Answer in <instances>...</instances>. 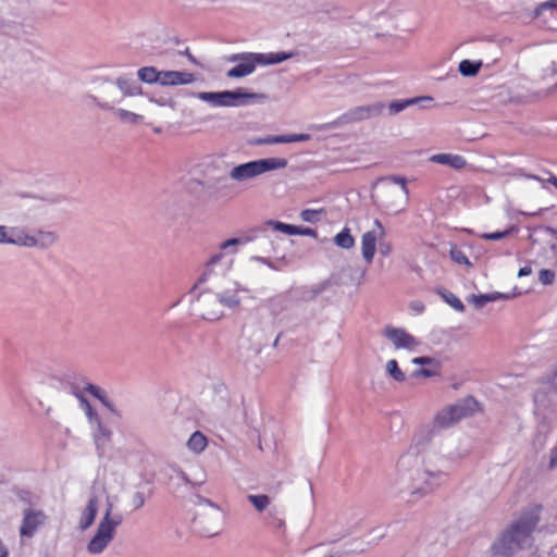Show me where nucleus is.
<instances>
[{
  "instance_id": "nucleus-1",
  "label": "nucleus",
  "mask_w": 557,
  "mask_h": 557,
  "mask_svg": "<svg viewBox=\"0 0 557 557\" xmlns=\"http://www.w3.org/2000/svg\"><path fill=\"white\" fill-rule=\"evenodd\" d=\"M541 509V506L535 505L522 513L520 519L494 543L492 546L493 554L509 557L525 545H530L531 534L539 523Z\"/></svg>"
},
{
  "instance_id": "nucleus-2",
  "label": "nucleus",
  "mask_w": 557,
  "mask_h": 557,
  "mask_svg": "<svg viewBox=\"0 0 557 557\" xmlns=\"http://www.w3.org/2000/svg\"><path fill=\"white\" fill-rule=\"evenodd\" d=\"M292 57L290 53L271 52V53H245L236 55L233 60H240L238 64L227 71V77L239 78L251 74L257 64L269 65L281 63Z\"/></svg>"
},
{
  "instance_id": "nucleus-3",
  "label": "nucleus",
  "mask_w": 557,
  "mask_h": 557,
  "mask_svg": "<svg viewBox=\"0 0 557 557\" xmlns=\"http://www.w3.org/2000/svg\"><path fill=\"white\" fill-rule=\"evenodd\" d=\"M286 165L287 161L283 158L260 159L234 166L230 176L234 181L243 182L273 170L284 169Z\"/></svg>"
},
{
  "instance_id": "nucleus-4",
  "label": "nucleus",
  "mask_w": 557,
  "mask_h": 557,
  "mask_svg": "<svg viewBox=\"0 0 557 557\" xmlns=\"http://www.w3.org/2000/svg\"><path fill=\"white\" fill-rule=\"evenodd\" d=\"M479 410V403L473 397H467L461 401L438 411L434 418V424L441 429L449 428L462 418H466Z\"/></svg>"
},
{
  "instance_id": "nucleus-5",
  "label": "nucleus",
  "mask_w": 557,
  "mask_h": 557,
  "mask_svg": "<svg viewBox=\"0 0 557 557\" xmlns=\"http://www.w3.org/2000/svg\"><path fill=\"white\" fill-rule=\"evenodd\" d=\"M120 524V520L113 521L110 519V509L107 511L104 518L100 522L96 534L88 544V550L91 554L101 553L114 536L115 528Z\"/></svg>"
},
{
  "instance_id": "nucleus-6",
  "label": "nucleus",
  "mask_w": 557,
  "mask_h": 557,
  "mask_svg": "<svg viewBox=\"0 0 557 557\" xmlns=\"http://www.w3.org/2000/svg\"><path fill=\"white\" fill-rule=\"evenodd\" d=\"M54 242V235L52 233H44L39 232L37 237L29 236L24 232H13L10 236H8L5 226L0 225V244L9 243L20 246H46Z\"/></svg>"
},
{
  "instance_id": "nucleus-7",
  "label": "nucleus",
  "mask_w": 557,
  "mask_h": 557,
  "mask_svg": "<svg viewBox=\"0 0 557 557\" xmlns=\"http://www.w3.org/2000/svg\"><path fill=\"white\" fill-rule=\"evenodd\" d=\"M374 228L366 232L361 237V253L367 263L373 261L376 243L385 237L386 231L380 220L374 221Z\"/></svg>"
},
{
  "instance_id": "nucleus-8",
  "label": "nucleus",
  "mask_w": 557,
  "mask_h": 557,
  "mask_svg": "<svg viewBox=\"0 0 557 557\" xmlns=\"http://www.w3.org/2000/svg\"><path fill=\"white\" fill-rule=\"evenodd\" d=\"M383 334L395 345L396 348L414 350L420 344L416 337H413L404 329L386 326Z\"/></svg>"
},
{
  "instance_id": "nucleus-9",
  "label": "nucleus",
  "mask_w": 557,
  "mask_h": 557,
  "mask_svg": "<svg viewBox=\"0 0 557 557\" xmlns=\"http://www.w3.org/2000/svg\"><path fill=\"white\" fill-rule=\"evenodd\" d=\"M46 516L40 510H26L21 525V535L33 536L37 528L44 524Z\"/></svg>"
},
{
  "instance_id": "nucleus-10",
  "label": "nucleus",
  "mask_w": 557,
  "mask_h": 557,
  "mask_svg": "<svg viewBox=\"0 0 557 557\" xmlns=\"http://www.w3.org/2000/svg\"><path fill=\"white\" fill-rule=\"evenodd\" d=\"M195 81L193 73L178 72V71H161V85H186Z\"/></svg>"
},
{
  "instance_id": "nucleus-11",
  "label": "nucleus",
  "mask_w": 557,
  "mask_h": 557,
  "mask_svg": "<svg viewBox=\"0 0 557 557\" xmlns=\"http://www.w3.org/2000/svg\"><path fill=\"white\" fill-rule=\"evenodd\" d=\"M308 139H309V135H307V134H292V135H281V136H268L264 138L257 139L255 143L258 145H271V144H286V143L305 141Z\"/></svg>"
},
{
  "instance_id": "nucleus-12",
  "label": "nucleus",
  "mask_w": 557,
  "mask_h": 557,
  "mask_svg": "<svg viewBox=\"0 0 557 557\" xmlns=\"http://www.w3.org/2000/svg\"><path fill=\"white\" fill-rule=\"evenodd\" d=\"M216 97H219L221 99L220 104L236 106L239 103L240 100L251 99L255 97V95L245 92L242 89H237L234 91H224V92L218 94Z\"/></svg>"
},
{
  "instance_id": "nucleus-13",
  "label": "nucleus",
  "mask_w": 557,
  "mask_h": 557,
  "mask_svg": "<svg viewBox=\"0 0 557 557\" xmlns=\"http://www.w3.org/2000/svg\"><path fill=\"white\" fill-rule=\"evenodd\" d=\"M431 160L441 164L449 165L456 170L463 169L467 164V161L462 156L451 153L435 154Z\"/></svg>"
},
{
  "instance_id": "nucleus-14",
  "label": "nucleus",
  "mask_w": 557,
  "mask_h": 557,
  "mask_svg": "<svg viewBox=\"0 0 557 557\" xmlns=\"http://www.w3.org/2000/svg\"><path fill=\"white\" fill-rule=\"evenodd\" d=\"M97 510H98V498H97V496H92L89 499V502L81 517L79 524L83 530L89 528L94 523L96 515H97Z\"/></svg>"
},
{
  "instance_id": "nucleus-15",
  "label": "nucleus",
  "mask_w": 557,
  "mask_h": 557,
  "mask_svg": "<svg viewBox=\"0 0 557 557\" xmlns=\"http://www.w3.org/2000/svg\"><path fill=\"white\" fill-rule=\"evenodd\" d=\"M377 112L374 106L357 107L344 115L348 122H359L369 119L372 114Z\"/></svg>"
},
{
  "instance_id": "nucleus-16",
  "label": "nucleus",
  "mask_w": 557,
  "mask_h": 557,
  "mask_svg": "<svg viewBox=\"0 0 557 557\" xmlns=\"http://www.w3.org/2000/svg\"><path fill=\"white\" fill-rule=\"evenodd\" d=\"M208 446V440L200 431L194 432L187 441V447L195 454L202 453Z\"/></svg>"
},
{
  "instance_id": "nucleus-17",
  "label": "nucleus",
  "mask_w": 557,
  "mask_h": 557,
  "mask_svg": "<svg viewBox=\"0 0 557 557\" xmlns=\"http://www.w3.org/2000/svg\"><path fill=\"white\" fill-rule=\"evenodd\" d=\"M84 389L86 392H88L89 394H91L97 399H99L100 403L106 408H108L110 411L115 412V409H114L112 403L107 398L104 392L100 387H98V386H96V385H94L91 383H88V384L85 385Z\"/></svg>"
},
{
  "instance_id": "nucleus-18",
  "label": "nucleus",
  "mask_w": 557,
  "mask_h": 557,
  "mask_svg": "<svg viewBox=\"0 0 557 557\" xmlns=\"http://www.w3.org/2000/svg\"><path fill=\"white\" fill-rule=\"evenodd\" d=\"M84 389L86 392H88L89 394H91L97 399H99L100 403L106 408H108L110 411L115 412V409H114L112 403L107 398L104 392L100 387H98V386H96V385H94L91 383H88V384L85 385Z\"/></svg>"
},
{
  "instance_id": "nucleus-19",
  "label": "nucleus",
  "mask_w": 557,
  "mask_h": 557,
  "mask_svg": "<svg viewBox=\"0 0 557 557\" xmlns=\"http://www.w3.org/2000/svg\"><path fill=\"white\" fill-rule=\"evenodd\" d=\"M334 243L341 248L350 249L355 246V238L350 234L349 228L345 227L338 234H336L334 237Z\"/></svg>"
},
{
  "instance_id": "nucleus-20",
  "label": "nucleus",
  "mask_w": 557,
  "mask_h": 557,
  "mask_svg": "<svg viewBox=\"0 0 557 557\" xmlns=\"http://www.w3.org/2000/svg\"><path fill=\"white\" fill-rule=\"evenodd\" d=\"M138 77L143 82L148 83V84L160 83V81H161V72L157 71L152 66H146V67H141L138 71Z\"/></svg>"
},
{
  "instance_id": "nucleus-21",
  "label": "nucleus",
  "mask_w": 557,
  "mask_h": 557,
  "mask_svg": "<svg viewBox=\"0 0 557 557\" xmlns=\"http://www.w3.org/2000/svg\"><path fill=\"white\" fill-rule=\"evenodd\" d=\"M437 294L443 298L444 301H446L455 310L459 312L465 311L463 302L455 294L445 289H438Z\"/></svg>"
},
{
  "instance_id": "nucleus-22",
  "label": "nucleus",
  "mask_w": 557,
  "mask_h": 557,
  "mask_svg": "<svg viewBox=\"0 0 557 557\" xmlns=\"http://www.w3.org/2000/svg\"><path fill=\"white\" fill-rule=\"evenodd\" d=\"M482 63L481 62H472L470 60H462L459 63V72L463 76H474L478 74V72L481 69Z\"/></svg>"
},
{
  "instance_id": "nucleus-23",
  "label": "nucleus",
  "mask_w": 557,
  "mask_h": 557,
  "mask_svg": "<svg viewBox=\"0 0 557 557\" xmlns=\"http://www.w3.org/2000/svg\"><path fill=\"white\" fill-rule=\"evenodd\" d=\"M248 500L252 504V506L258 511L264 510L269 506V504H270L269 496L264 495V494H261V495H248Z\"/></svg>"
},
{
  "instance_id": "nucleus-24",
  "label": "nucleus",
  "mask_w": 557,
  "mask_h": 557,
  "mask_svg": "<svg viewBox=\"0 0 557 557\" xmlns=\"http://www.w3.org/2000/svg\"><path fill=\"white\" fill-rule=\"evenodd\" d=\"M116 114L120 117V120L131 123V124H136L138 122H141L144 119L141 115H138L134 112H131V111H127L124 109H119Z\"/></svg>"
},
{
  "instance_id": "nucleus-25",
  "label": "nucleus",
  "mask_w": 557,
  "mask_h": 557,
  "mask_svg": "<svg viewBox=\"0 0 557 557\" xmlns=\"http://www.w3.org/2000/svg\"><path fill=\"white\" fill-rule=\"evenodd\" d=\"M386 369L388 373L398 382L405 381V374L398 368V363L395 359L388 360L386 363Z\"/></svg>"
},
{
  "instance_id": "nucleus-26",
  "label": "nucleus",
  "mask_w": 557,
  "mask_h": 557,
  "mask_svg": "<svg viewBox=\"0 0 557 557\" xmlns=\"http://www.w3.org/2000/svg\"><path fill=\"white\" fill-rule=\"evenodd\" d=\"M270 225H272V227L275 231H280L287 235H296V233H298V226H296V225L286 224V223L278 222V221H276V222L271 221Z\"/></svg>"
},
{
  "instance_id": "nucleus-27",
  "label": "nucleus",
  "mask_w": 557,
  "mask_h": 557,
  "mask_svg": "<svg viewBox=\"0 0 557 557\" xmlns=\"http://www.w3.org/2000/svg\"><path fill=\"white\" fill-rule=\"evenodd\" d=\"M512 233H513V227H510V228L505 230V231L483 233V234L480 235V237L482 239H485V240H499V239H503V238L509 236Z\"/></svg>"
},
{
  "instance_id": "nucleus-28",
  "label": "nucleus",
  "mask_w": 557,
  "mask_h": 557,
  "mask_svg": "<svg viewBox=\"0 0 557 557\" xmlns=\"http://www.w3.org/2000/svg\"><path fill=\"white\" fill-rule=\"evenodd\" d=\"M555 272L548 269H542L539 273V280L543 285H550L555 281Z\"/></svg>"
},
{
  "instance_id": "nucleus-29",
  "label": "nucleus",
  "mask_w": 557,
  "mask_h": 557,
  "mask_svg": "<svg viewBox=\"0 0 557 557\" xmlns=\"http://www.w3.org/2000/svg\"><path fill=\"white\" fill-rule=\"evenodd\" d=\"M417 101H418V99H410V100H405V101H394L389 104V110L393 113H398V112L403 111L404 109H406L408 106L416 103Z\"/></svg>"
},
{
  "instance_id": "nucleus-30",
  "label": "nucleus",
  "mask_w": 557,
  "mask_h": 557,
  "mask_svg": "<svg viewBox=\"0 0 557 557\" xmlns=\"http://www.w3.org/2000/svg\"><path fill=\"white\" fill-rule=\"evenodd\" d=\"M450 257L458 264H466L469 267L471 265V262L469 261L468 257L459 249H451Z\"/></svg>"
},
{
  "instance_id": "nucleus-31",
  "label": "nucleus",
  "mask_w": 557,
  "mask_h": 557,
  "mask_svg": "<svg viewBox=\"0 0 557 557\" xmlns=\"http://www.w3.org/2000/svg\"><path fill=\"white\" fill-rule=\"evenodd\" d=\"M78 398L81 400L83 409H84L86 416L88 417V419L89 420H92V419H97L98 420V416L94 411L90 403L85 397H83V396H79Z\"/></svg>"
},
{
  "instance_id": "nucleus-32",
  "label": "nucleus",
  "mask_w": 557,
  "mask_h": 557,
  "mask_svg": "<svg viewBox=\"0 0 557 557\" xmlns=\"http://www.w3.org/2000/svg\"><path fill=\"white\" fill-rule=\"evenodd\" d=\"M219 300L222 305L227 306V307H235L239 304V298L235 294L230 295V296L222 295V296H220Z\"/></svg>"
},
{
  "instance_id": "nucleus-33",
  "label": "nucleus",
  "mask_w": 557,
  "mask_h": 557,
  "mask_svg": "<svg viewBox=\"0 0 557 557\" xmlns=\"http://www.w3.org/2000/svg\"><path fill=\"white\" fill-rule=\"evenodd\" d=\"M319 213H320V211H318V210L306 209V210L301 211L300 216H301L302 221L312 223L317 220V215Z\"/></svg>"
},
{
  "instance_id": "nucleus-34",
  "label": "nucleus",
  "mask_w": 557,
  "mask_h": 557,
  "mask_svg": "<svg viewBox=\"0 0 557 557\" xmlns=\"http://www.w3.org/2000/svg\"><path fill=\"white\" fill-rule=\"evenodd\" d=\"M410 309L413 310L417 314H420L424 311L425 306L421 300H413L409 305Z\"/></svg>"
},
{
  "instance_id": "nucleus-35",
  "label": "nucleus",
  "mask_w": 557,
  "mask_h": 557,
  "mask_svg": "<svg viewBox=\"0 0 557 557\" xmlns=\"http://www.w3.org/2000/svg\"><path fill=\"white\" fill-rule=\"evenodd\" d=\"M380 242V252L383 256H387L392 251V245L391 243L383 242V239Z\"/></svg>"
},
{
  "instance_id": "nucleus-36",
  "label": "nucleus",
  "mask_w": 557,
  "mask_h": 557,
  "mask_svg": "<svg viewBox=\"0 0 557 557\" xmlns=\"http://www.w3.org/2000/svg\"><path fill=\"white\" fill-rule=\"evenodd\" d=\"M555 467H557V447L552 449L550 460H549V468L553 469Z\"/></svg>"
},
{
  "instance_id": "nucleus-37",
  "label": "nucleus",
  "mask_w": 557,
  "mask_h": 557,
  "mask_svg": "<svg viewBox=\"0 0 557 557\" xmlns=\"http://www.w3.org/2000/svg\"><path fill=\"white\" fill-rule=\"evenodd\" d=\"M532 273V268L530 265L522 267L519 272L518 276H528Z\"/></svg>"
},
{
  "instance_id": "nucleus-38",
  "label": "nucleus",
  "mask_w": 557,
  "mask_h": 557,
  "mask_svg": "<svg viewBox=\"0 0 557 557\" xmlns=\"http://www.w3.org/2000/svg\"><path fill=\"white\" fill-rule=\"evenodd\" d=\"M238 239L237 238H231V239H227L225 242L222 243L221 245V248L222 249H226L227 247L232 246V245H236L238 244Z\"/></svg>"
},
{
  "instance_id": "nucleus-39",
  "label": "nucleus",
  "mask_w": 557,
  "mask_h": 557,
  "mask_svg": "<svg viewBox=\"0 0 557 557\" xmlns=\"http://www.w3.org/2000/svg\"><path fill=\"white\" fill-rule=\"evenodd\" d=\"M431 361H432V359L429 357H418V358L413 359V363H417V364H425V363H430Z\"/></svg>"
},
{
  "instance_id": "nucleus-40",
  "label": "nucleus",
  "mask_w": 557,
  "mask_h": 557,
  "mask_svg": "<svg viewBox=\"0 0 557 557\" xmlns=\"http://www.w3.org/2000/svg\"><path fill=\"white\" fill-rule=\"evenodd\" d=\"M313 234V231L311 228H304L298 226V233L296 235H311Z\"/></svg>"
},
{
  "instance_id": "nucleus-41",
  "label": "nucleus",
  "mask_w": 557,
  "mask_h": 557,
  "mask_svg": "<svg viewBox=\"0 0 557 557\" xmlns=\"http://www.w3.org/2000/svg\"><path fill=\"white\" fill-rule=\"evenodd\" d=\"M0 557H9V552L3 542L0 540Z\"/></svg>"
},
{
  "instance_id": "nucleus-42",
  "label": "nucleus",
  "mask_w": 557,
  "mask_h": 557,
  "mask_svg": "<svg viewBox=\"0 0 557 557\" xmlns=\"http://www.w3.org/2000/svg\"><path fill=\"white\" fill-rule=\"evenodd\" d=\"M202 531L208 535H213L219 532L216 527L203 528Z\"/></svg>"
},
{
  "instance_id": "nucleus-43",
  "label": "nucleus",
  "mask_w": 557,
  "mask_h": 557,
  "mask_svg": "<svg viewBox=\"0 0 557 557\" xmlns=\"http://www.w3.org/2000/svg\"><path fill=\"white\" fill-rule=\"evenodd\" d=\"M544 8L557 9V0H548L543 3Z\"/></svg>"
},
{
  "instance_id": "nucleus-44",
  "label": "nucleus",
  "mask_w": 557,
  "mask_h": 557,
  "mask_svg": "<svg viewBox=\"0 0 557 557\" xmlns=\"http://www.w3.org/2000/svg\"><path fill=\"white\" fill-rule=\"evenodd\" d=\"M202 317L208 320H214L219 318V314L214 312H202Z\"/></svg>"
},
{
  "instance_id": "nucleus-45",
  "label": "nucleus",
  "mask_w": 557,
  "mask_h": 557,
  "mask_svg": "<svg viewBox=\"0 0 557 557\" xmlns=\"http://www.w3.org/2000/svg\"><path fill=\"white\" fill-rule=\"evenodd\" d=\"M395 182L399 183V184L403 186V188H404L405 190H407V189H406V180H405V178H403V177H398V178H395Z\"/></svg>"
},
{
  "instance_id": "nucleus-46",
  "label": "nucleus",
  "mask_w": 557,
  "mask_h": 557,
  "mask_svg": "<svg viewBox=\"0 0 557 557\" xmlns=\"http://www.w3.org/2000/svg\"><path fill=\"white\" fill-rule=\"evenodd\" d=\"M418 373L426 377L432 375V373L425 369L420 370Z\"/></svg>"
},
{
  "instance_id": "nucleus-47",
  "label": "nucleus",
  "mask_w": 557,
  "mask_h": 557,
  "mask_svg": "<svg viewBox=\"0 0 557 557\" xmlns=\"http://www.w3.org/2000/svg\"><path fill=\"white\" fill-rule=\"evenodd\" d=\"M549 182L557 188V177L556 176H553L552 178H549Z\"/></svg>"
},
{
  "instance_id": "nucleus-48",
  "label": "nucleus",
  "mask_w": 557,
  "mask_h": 557,
  "mask_svg": "<svg viewBox=\"0 0 557 557\" xmlns=\"http://www.w3.org/2000/svg\"><path fill=\"white\" fill-rule=\"evenodd\" d=\"M137 503H139V506H141L144 504V499L141 496H140V499H137Z\"/></svg>"
},
{
  "instance_id": "nucleus-49",
  "label": "nucleus",
  "mask_w": 557,
  "mask_h": 557,
  "mask_svg": "<svg viewBox=\"0 0 557 557\" xmlns=\"http://www.w3.org/2000/svg\"><path fill=\"white\" fill-rule=\"evenodd\" d=\"M137 503H139V506H141L144 504V499L141 496H140V499H137Z\"/></svg>"
},
{
  "instance_id": "nucleus-50",
  "label": "nucleus",
  "mask_w": 557,
  "mask_h": 557,
  "mask_svg": "<svg viewBox=\"0 0 557 557\" xmlns=\"http://www.w3.org/2000/svg\"><path fill=\"white\" fill-rule=\"evenodd\" d=\"M215 516L219 518V511L214 510Z\"/></svg>"
}]
</instances>
